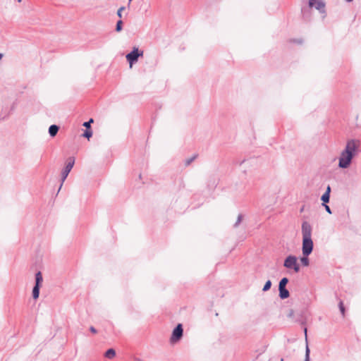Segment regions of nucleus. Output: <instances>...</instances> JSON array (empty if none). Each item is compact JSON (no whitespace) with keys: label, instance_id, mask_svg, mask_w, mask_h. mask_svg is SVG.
<instances>
[{"label":"nucleus","instance_id":"nucleus-6","mask_svg":"<svg viewBox=\"0 0 361 361\" xmlns=\"http://www.w3.org/2000/svg\"><path fill=\"white\" fill-rule=\"evenodd\" d=\"M43 278L40 271H38L35 274V285L32 289V297L34 299H37L39 295V288L41 283L42 282Z\"/></svg>","mask_w":361,"mask_h":361},{"label":"nucleus","instance_id":"nucleus-28","mask_svg":"<svg viewBox=\"0 0 361 361\" xmlns=\"http://www.w3.org/2000/svg\"><path fill=\"white\" fill-rule=\"evenodd\" d=\"M304 331H305V340H306V342H307V329L306 328H305Z\"/></svg>","mask_w":361,"mask_h":361},{"label":"nucleus","instance_id":"nucleus-9","mask_svg":"<svg viewBox=\"0 0 361 361\" xmlns=\"http://www.w3.org/2000/svg\"><path fill=\"white\" fill-rule=\"evenodd\" d=\"M59 130V127L56 125H51L49 128V133L51 137H54L56 135L58 131Z\"/></svg>","mask_w":361,"mask_h":361},{"label":"nucleus","instance_id":"nucleus-16","mask_svg":"<svg viewBox=\"0 0 361 361\" xmlns=\"http://www.w3.org/2000/svg\"><path fill=\"white\" fill-rule=\"evenodd\" d=\"M122 25H123V21L121 20H119L117 23H116V32H120L122 30Z\"/></svg>","mask_w":361,"mask_h":361},{"label":"nucleus","instance_id":"nucleus-25","mask_svg":"<svg viewBox=\"0 0 361 361\" xmlns=\"http://www.w3.org/2000/svg\"><path fill=\"white\" fill-rule=\"evenodd\" d=\"M324 207H325V210L329 213V214H331V210L330 209V207L326 204L325 205H323Z\"/></svg>","mask_w":361,"mask_h":361},{"label":"nucleus","instance_id":"nucleus-31","mask_svg":"<svg viewBox=\"0 0 361 361\" xmlns=\"http://www.w3.org/2000/svg\"><path fill=\"white\" fill-rule=\"evenodd\" d=\"M129 1V3H130L133 0H128Z\"/></svg>","mask_w":361,"mask_h":361},{"label":"nucleus","instance_id":"nucleus-24","mask_svg":"<svg viewBox=\"0 0 361 361\" xmlns=\"http://www.w3.org/2000/svg\"><path fill=\"white\" fill-rule=\"evenodd\" d=\"M287 317L288 318L293 319L294 318V311L293 310H290L287 314Z\"/></svg>","mask_w":361,"mask_h":361},{"label":"nucleus","instance_id":"nucleus-8","mask_svg":"<svg viewBox=\"0 0 361 361\" xmlns=\"http://www.w3.org/2000/svg\"><path fill=\"white\" fill-rule=\"evenodd\" d=\"M309 6L314 7L321 13L325 12V4L322 0H309Z\"/></svg>","mask_w":361,"mask_h":361},{"label":"nucleus","instance_id":"nucleus-19","mask_svg":"<svg viewBox=\"0 0 361 361\" xmlns=\"http://www.w3.org/2000/svg\"><path fill=\"white\" fill-rule=\"evenodd\" d=\"M310 348L308 347V345H306V349H305V361H310Z\"/></svg>","mask_w":361,"mask_h":361},{"label":"nucleus","instance_id":"nucleus-20","mask_svg":"<svg viewBox=\"0 0 361 361\" xmlns=\"http://www.w3.org/2000/svg\"><path fill=\"white\" fill-rule=\"evenodd\" d=\"M338 306H339V309H340V311H341L342 315L344 316L345 315V307H344L343 302L342 300H341L339 302Z\"/></svg>","mask_w":361,"mask_h":361},{"label":"nucleus","instance_id":"nucleus-14","mask_svg":"<svg viewBox=\"0 0 361 361\" xmlns=\"http://www.w3.org/2000/svg\"><path fill=\"white\" fill-rule=\"evenodd\" d=\"M308 256H304L300 258V262L305 267H307L310 264V260L307 257Z\"/></svg>","mask_w":361,"mask_h":361},{"label":"nucleus","instance_id":"nucleus-1","mask_svg":"<svg viewBox=\"0 0 361 361\" xmlns=\"http://www.w3.org/2000/svg\"><path fill=\"white\" fill-rule=\"evenodd\" d=\"M361 142L357 139L348 140L345 149L341 152L338 159V167L347 169L350 166L352 159L360 152Z\"/></svg>","mask_w":361,"mask_h":361},{"label":"nucleus","instance_id":"nucleus-32","mask_svg":"<svg viewBox=\"0 0 361 361\" xmlns=\"http://www.w3.org/2000/svg\"><path fill=\"white\" fill-rule=\"evenodd\" d=\"M19 2L21 1V0H18Z\"/></svg>","mask_w":361,"mask_h":361},{"label":"nucleus","instance_id":"nucleus-7","mask_svg":"<svg viewBox=\"0 0 361 361\" xmlns=\"http://www.w3.org/2000/svg\"><path fill=\"white\" fill-rule=\"evenodd\" d=\"M142 55V51L139 52L138 49L134 48V49L126 55V59L130 63V66L136 62L139 56Z\"/></svg>","mask_w":361,"mask_h":361},{"label":"nucleus","instance_id":"nucleus-21","mask_svg":"<svg viewBox=\"0 0 361 361\" xmlns=\"http://www.w3.org/2000/svg\"><path fill=\"white\" fill-rule=\"evenodd\" d=\"M196 157H197V155H194L191 158H189V159H186L185 160V165L186 166L190 165L196 159Z\"/></svg>","mask_w":361,"mask_h":361},{"label":"nucleus","instance_id":"nucleus-29","mask_svg":"<svg viewBox=\"0 0 361 361\" xmlns=\"http://www.w3.org/2000/svg\"><path fill=\"white\" fill-rule=\"evenodd\" d=\"M3 54L0 53V60L2 59Z\"/></svg>","mask_w":361,"mask_h":361},{"label":"nucleus","instance_id":"nucleus-5","mask_svg":"<svg viewBox=\"0 0 361 361\" xmlns=\"http://www.w3.org/2000/svg\"><path fill=\"white\" fill-rule=\"evenodd\" d=\"M183 329L182 324H178L172 332V334H171V336L170 338L171 343H176L178 342L183 337Z\"/></svg>","mask_w":361,"mask_h":361},{"label":"nucleus","instance_id":"nucleus-22","mask_svg":"<svg viewBox=\"0 0 361 361\" xmlns=\"http://www.w3.org/2000/svg\"><path fill=\"white\" fill-rule=\"evenodd\" d=\"M93 121H94L93 119L90 118L88 121L85 122L83 123V126H85L87 129H89V128H90V124L92 123H93Z\"/></svg>","mask_w":361,"mask_h":361},{"label":"nucleus","instance_id":"nucleus-2","mask_svg":"<svg viewBox=\"0 0 361 361\" xmlns=\"http://www.w3.org/2000/svg\"><path fill=\"white\" fill-rule=\"evenodd\" d=\"M312 226L307 221L302 224V255L309 256L313 250V241L312 240Z\"/></svg>","mask_w":361,"mask_h":361},{"label":"nucleus","instance_id":"nucleus-27","mask_svg":"<svg viewBox=\"0 0 361 361\" xmlns=\"http://www.w3.org/2000/svg\"><path fill=\"white\" fill-rule=\"evenodd\" d=\"M331 190V186H330V185H328V186L326 187V192H325L324 193H328V195H330Z\"/></svg>","mask_w":361,"mask_h":361},{"label":"nucleus","instance_id":"nucleus-18","mask_svg":"<svg viewBox=\"0 0 361 361\" xmlns=\"http://www.w3.org/2000/svg\"><path fill=\"white\" fill-rule=\"evenodd\" d=\"M243 216L241 214H240L238 216L237 221L234 224V227H238L239 226V224L241 223V221L243 220Z\"/></svg>","mask_w":361,"mask_h":361},{"label":"nucleus","instance_id":"nucleus-11","mask_svg":"<svg viewBox=\"0 0 361 361\" xmlns=\"http://www.w3.org/2000/svg\"><path fill=\"white\" fill-rule=\"evenodd\" d=\"M116 355V351L113 348H110L106 351L104 356L108 359H112Z\"/></svg>","mask_w":361,"mask_h":361},{"label":"nucleus","instance_id":"nucleus-23","mask_svg":"<svg viewBox=\"0 0 361 361\" xmlns=\"http://www.w3.org/2000/svg\"><path fill=\"white\" fill-rule=\"evenodd\" d=\"M125 10V7L124 6H121L120 7L118 11H117V16L121 18H122V11Z\"/></svg>","mask_w":361,"mask_h":361},{"label":"nucleus","instance_id":"nucleus-4","mask_svg":"<svg viewBox=\"0 0 361 361\" xmlns=\"http://www.w3.org/2000/svg\"><path fill=\"white\" fill-rule=\"evenodd\" d=\"M283 266L287 269H293L296 273L300 271V266L297 262V257L294 255H288L284 260Z\"/></svg>","mask_w":361,"mask_h":361},{"label":"nucleus","instance_id":"nucleus-17","mask_svg":"<svg viewBox=\"0 0 361 361\" xmlns=\"http://www.w3.org/2000/svg\"><path fill=\"white\" fill-rule=\"evenodd\" d=\"M92 135V131L90 129H87L85 133H83V137H87L89 139Z\"/></svg>","mask_w":361,"mask_h":361},{"label":"nucleus","instance_id":"nucleus-12","mask_svg":"<svg viewBox=\"0 0 361 361\" xmlns=\"http://www.w3.org/2000/svg\"><path fill=\"white\" fill-rule=\"evenodd\" d=\"M330 195L328 193H324L321 197V200L322 201V205H325L326 203L329 202Z\"/></svg>","mask_w":361,"mask_h":361},{"label":"nucleus","instance_id":"nucleus-3","mask_svg":"<svg viewBox=\"0 0 361 361\" xmlns=\"http://www.w3.org/2000/svg\"><path fill=\"white\" fill-rule=\"evenodd\" d=\"M74 164H75V158L73 157H68L67 159L66 166L64 167V169H63L62 173H61V183L60 185L59 190L61 188L63 182L66 179V178L68 176V173H70L71 169H73Z\"/></svg>","mask_w":361,"mask_h":361},{"label":"nucleus","instance_id":"nucleus-30","mask_svg":"<svg viewBox=\"0 0 361 361\" xmlns=\"http://www.w3.org/2000/svg\"><path fill=\"white\" fill-rule=\"evenodd\" d=\"M348 2H351L353 0H345Z\"/></svg>","mask_w":361,"mask_h":361},{"label":"nucleus","instance_id":"nucleus-26","mask_svg":"<svg viewBox=\"0 0 361 361\" xmlns=\"http://www.w3.org/2000/svg\"><path fill=\"white\" fill-rule=\"evenodd\" d=\"M90 331L92 334H97V329H96L94 326H90Z\"/></svg>","mask_w":361,"mask_h":361},{"label":"nucleus","instance_id":"nucleus-10","mask_svg":"<svg viewBox=\"0 0 361 361\" xmlns=\"http://www.w3.org/2000/svg\"><path fill=\"white\" fill-rule=\"evenodd\" d=\"M279 297L281 299H286L289 297V291L286 288H279Z\"/></svg>","mask_w":361,"mask_h":361},{"label":"nucleus","instance_id":"nucleus-13","mask_svg":"<svg viewBox=\"0 0 361 361\" xmlns=\"http://www.w3.org/2000/svg\"><path fill=\"white\" fill-rule=\"evenodd\" d=\"M288 283V279L286 277L283 278L279 284V288H286V284Z\"/></svg>","mask_w":361,"mask_h":361},{"label":"nucleus","instance_id":"nucleus-15","mask_svg":"<svg viewBox=\"0 0 361 361\" xmlns=\"http://www.w3.org/2000/svg\"><path fill=\"white\" fill-rule=\"evenodd\" d=\"M271 286V281L270 280H268L266 283L264 284L263 288H262V290L263 291H267L270 289Z\"/></svg>","mask_w":361,"mask_h":361}]
</instances>
